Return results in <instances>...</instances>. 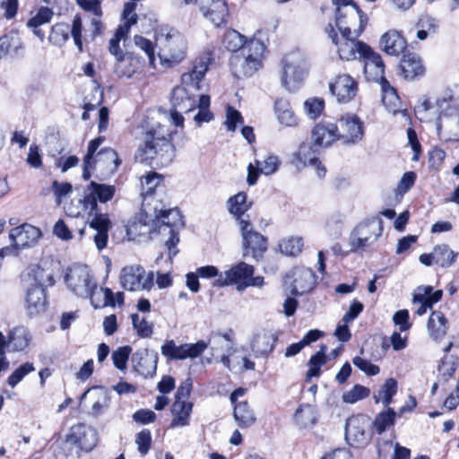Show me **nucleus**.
Instances as JSON below:
<instances>
[{"label": "nucleus", "mask_w": 459, "mask_h": 459, "mask_svg": "<svg viewBox=\"0 0 459 459\" xmlns=\"http://www.w3.org/2000/svg\"><path fill=\"white\" fill-rule=\"evenodd\" d=\"M210 58H196L189 71L181 75V85L171 92L172 109L169 113L159 111L156 117H147L142 125V136L135 159L140 162H147L160 159V163L168 164L174 157L175 148L171 138L176 131L170 126L183 127V113L196 108L197 92L202 89V82L208 71Z\"/></svg>", "instance_id": "f257e3e1"}, {"label": "nucleus", "mask_w": 459, "mask_h": 459, "mask_svg": "<svg viewBox=\"0 0 459 459\" xmlns=\"http://www.w3.org/2000/svg\"><path fill=\"white\" fill-rule=\"evenodd\" d=\"M88 194L79 200L82 206L81 211L69 212L70 216L78 217L82 214H87L89 217H93L90 221V227L96 230L94 235V242L99 250L103 249L107 246L108 232L111 228V222L107 213L98 212L97 201L100 203H107L110 201L116 192V187L113 185L100 184L91 181L88 186Z\"/></svg>", "instance_id": "f03ea898"}, {"label": "nucleus", "mask_w": 459, "mask_h": 459, "mask_svg": "<svg viewBox=\"0 0 459 459\" xmlns=\"http://www.w3.org/2000/svg\"><path fill=\"white\" fill-rule=\"evenodd\" d=\"M414 111L416 117L423 122L430 121L437 116V131L441 140H459V108L455 100L442 98L433 104L424 99L415 107Z\"/></svg>", "instance_id": "7ed1b4c3"}, {"label": "nucleus", "mask_w": 459, "mask_h": 459, "mask_svg": "<svg viewBox=\"0 0 459 459\" xmlns=\"http://www.w3.org/2000/svg\"><path fill=\"white\" fill-rule=\"evenodd\" d=\"M21 282L29 315L35 316L43 312L47 307L46 289L54 284L52 273L33 264L22 273Z\"/></svg>", "instance_id": "20e7f679"}, {"label": "nucleus", "mask_w": 459, "mask_h": 459, "mask_svg": "<svg viewBox=\"0 0 459 459\" xmlns=\"http://www.w3.org/2000/svg\"><path fill=\"white\" fill-rule=\"evenodd\" d=\"M335 6V25L340 33H351L359 37L363 32L368 18L352 0H332Z\"/></svg>", "instance_id": "39448f33"}, {"label": "nucleus", "mask_w": 459, "mask_h": 459, "mask_svg": "<svg viewBox=\"0 0 459 459\" xmlns=\"http://www.w3.org/2000/svg\"><path fill=\"white\" fill-rule=\"evenodd\" d=\"M67 288L74 295L81 298H90L95 307L100 305L96 303L95 296L100 291L99 286L90 269L86 265H74L67 269L65 276Z\"/></svg>", "instance_id": "423d86ee"}, {"label": "nucleus", "mask_w": 459, "mask_h": 459, "mask_svg": "<svg viewBox=\"0 0 459 459\" xmlns=\"http://www.w3.org/2000/svg\"><path fill=\"white\" fill-rule=\"evenodd\" d=\"M383 233V221L378 217L358 224L349 237L350 251L363 253L375 247Z\"/></svg>", "instance_id": "0eeeda50"}, {"label": "nucleus", "mask_w": 459, "mask_h": 459, "mask_svg": "<svg viewBox=\"0 0 459 459\" xmlns=\"http://www.w3.org/2000/svg\"><path fill=\"white\" fill-rule=\"evenodd\" d=\"M159 40L161 48L159 54L161 64L173 66L186 56L187 44L182 33L175 29L161 30Z\"/></svg>", "instance_id": "6e6552de"}, {"label": "nucleus", "mask_w": 459, "mask_h": 459, "mask_svg": "<svg viewBox=\"0 0 459 459\" xmlns=\"http://www.w3.org/2000/svg\"><path fill=\"white\" fill-rule=\"evenodd\" d=\"M154 212L159 225V233L169 234L170 237L166 241L169 256L171 259L178 250L176 248L179 242L178 230L183 226L182 215L177 208L163 209L154 207Z\"/></svg>", "instance_id": "1a4fd4ad"}, {"label": "nucleus", "mask_w": 459, "mask_h": 459, "mask_svg": "<svg viewBox=\"0 0 459 459\" xmlns=\"http://www.w3.org/2000/svg\"><path fill=\"white\" fill-rule=\"evenodd\" d=\"M326 32L332 42L337 46L339 56L342 60L360 59L368 51L369 46L358 40L359 37L351 33H341L339 38L331 23L328 24Z\"/></svg>", "instance_id": "9d476101"}, {"label": "nucleus", "mask_w": 459, "mask_h": 459, "mask_svg": "<svg viewBox=\"0 0 459 459\" xmlns=\"http://www.w3.org/2000/svg\"><path fill=\"white\" fill-rule=\"evenodd\" d=\"M153 273H147L139 264L125 266L119 274L121 286L128 291H149L153 286Z\"/></svg>", "instance_id": "9b49d317"}, {"label": "nucleus", "mask_w": 459, "mask_h": 459, "mask_svg": "<svg viewBox=\"0 0 459 459\" xmlns=\"http://www.w3.org/2000/svg\"><path fill=\"white\" fill-rule=\"evenodd\" d=\"M307 58L299 52L289 54L284 58L281 83L288 91H293L307 71Z\"/></svg>", "instance_id": "f8f14e48"}, {"label": "nucleus", "mask_w": 459, "mask_h": 459, "mask_svg": "<svg viewBox=\"0 0 459 459\" xmlns=\"http://www.w3.org/2000/svg\"><path fill=\"white\" fill-rule=\"evenodd\" d=\"M135 3L127 2L125 4L122 13L123 23L118 26V28L116 30L113 38L109 39L108 50L109 53L115 56L116 59L120 57V56L125 55V53L119 47V42L121 40L126 39L130 31L131 26L137 23L138 15L135 13Z\"/></svg>", "instance_id": "ddd939ff"}, {"label": "nucleus", "mask_w": 459, "mask_h": 459, "mask_svg": "<svg viewBox=\"0 0 459 459\" xmlns=\"http://www.w3.org/2000/svg\"><path fill=\"white\" fill-rule=\"evenodd\" d=\"M316 275L310 268L296 267L284 278V286L293 295H303L313 290Z\"/></svg>", "instance_id": "4468645a"}, {"label": "nucleus", "mask_w": 459, "mask_h": 459, "mask_svg": "<svg viewBox=\"0 0 459 459\" xmlns=\"http://www.w3.org/2000/svg\"><path fill=\"white\" fill-rule=\"evenodd\" d=\"M254 267L247 263L240 262L229 270L221 273L219 278L213 281L215 287L236 285L237 290L241 291L247 289V282L249 276L254 275Z\"/></svg>", "instance_id": "2eb2a0df"}, {"label": "nucleus", "mask_w": 459, "mask_h": 459, "mask_svg": "<svg viewBox=\"0 0 459 459\" xmlns=\"http://www.w3.org/2000/svg\"><path fill=\"white\" fill-rule=\"evenodd\" d=\"M239 228L243 238L245 255H251L255 260L267 249L266 238L253 230L248 220H240Z\"/></svg>", "instance_id": "dca6fc26"}, {"label": "nucleus", "mask_w": 459, "mask_h": 459, "mask_svg": "<svg viewBox=\"0 0 459 459\" xmlns=\"http://www.w3.org/2000/svg\"><path fill=\"white\" fill-rule=\"evenodd\" d=\"M338 136L345 145L356 144L364 136L363 122L353 114H346L339 119Z\"/></svg>", "instance_id": "f3484780"}, {"label": "nucleus", "mask_w": 459, "mask_h": 459, "mask_svg": "<svg viewBox=\"0 0 459 459\" xmlns=\"http://www.w3.org/2000/svg\"><path fill=\"white\" fill-rule=\"evenodd\" d=\"M207 347L208 344L204 341L178 346L171 340L161 346V354L169 359H195L200 356Z\"/></svg>", "instance_id": "a211bd4d"}, {"label": "nucleus", "mask_w": 459, "mask_h": 459, "mask_svg": "<svg viewBox=\"0 0 459 459\" xmlns=\"http://www.w3.org/2000/svg\"><path fill=\"white\" fill-rule=\"evenodd\" d=\"M368 420L363 415L350 417L345 426V439L351 446L360 447L365 446L369 438V433L366 431Z\"/></svg>", "instance_id": "6ab92c4d"}, {"label": "nucleus", "mask_w": 459, "mask_h": 459, "mask_svg": "<svg viewBox=\"0 0 459 459\" xmlns=\"http://www.w3.org/2000/svg\"><path fill=\"white\" fill-rule=\"evenodd\" d=\"M329 90L340 103H348L357 95L359 87L357 81L348 74L336 75L329 82Z\"/></svg>", "instance_id": "aec40b11"}, {"label": "nucleus", "mask_w": 459, "mask_h": 459, "mask_svg": "<svg viewBox=\"0 0 459 459\" xmlns=\"http://www.w3.org/2000/svg\"><path fill=\"white\" fill-rule=\"evenodd\" d=\"M291 163L298 170H301L307 166L316 168L319 178L325 177L326 172L308 143H303L299 145V150L293 153Z\"/></svg>", "instance_id": "412c9836"}, {"label": "nucleus", "mask_w": 459, "mask_h": 459, "mask_svg": "<svg viewBox=\"0 0 459 459\" xmlns=\"http://www.w3.org/2000/svg\"><path fill=\"white\" fill-rule=\"evenodd\" d=\"M458 253L453 251L447 245H437L429 254H422L420 255V262L426 266L433 264L443 268L450 267L457 257Z\"/></svg>", "instance_id": "4be33fe9"}, {"label": "nucleus", "mask_w": 459, "mask_h": 459, "mask_svg": "<svg viewBox=\"0 0 459 459\" xmlns=\"http://www.w3.org/2000/svg\"><path fill=\"white\" fill-rule=\"evenodd\" d=\"M10 238L17 249L33 246L41 237V231L35 226L24 223L10 231Z\"/></svg>", "instance_id": "5701e85b"}, {"label": "nucleus", "mask_w": 459, "mask_h": 459, "mask_svg": "<svg viewBox=\"0 0 459 459\" xmlns=\"http://www.w3.org/2000/svg\"><path fill=\"white\" fill-rule=\"evenodd\" d=\"M361 58L364 60V74L367 80L379 82L380 84L387 81L384 77L385 65L379 54L374 52L369 47L368 51H366Z\"/></svg>", "instance_id": "b1692460"}, {"label": "nucleus", "mask_w": 459, "mask_h": 459, "mask_svg": "<svg viewBox=\"0 0 459 459\" xmlns=\"http://www.w3.org/2000/svg\"><path fill=\"white\" fill-rule=\"evenodd\" d=\"M199 8L204 16L215 26L226 22L228 6L225 0H199Z\"/></svg>", "instance_id": "393cba45"}, {"label": "nucleus", "mask_w": 459, "mask_h": 459, "mask_svg": "<svg viewBox=\"0 0 459 459\" xmlns=\"http://www.w3.org/2000/svg\"><path fill=\"white\" fill-rule=\"evenodd\" d=\"M379 47L387 55L398 56L406 49L407 42L400 31L389 30L380 37Z\"/></svg>", "instance_id": "a878e982"}, {"label": "nucleus", "mask_w": 459, "mask_h": 459, "mask_svg": "<svg viewBox=\"0 0 459 459\" xmlns=\"http://www.w3.org/2000/svg\"><path fill=\"white\" fill-rule=\"evenodd\" d=\"M442 290L433 291L431 286L419 287L412 299L414 305H419L416 313L419 316H423L428 308H431L433 304L438 302L442 298Z\"/></svg>", "instance_id": "bb28decb"}, {"label": "nucleus", "mask_w": 459, "mask_h": 459, "mask_svg": "<svg viewBox=\"0 0 459 459\" xmlns=\"http://www.w3.org/2000/svg\"><path fill=\"white\" fill-rule=\"evenodd\" d=\"M134 370L147 377H152L157 369L158 355L147 350L137 351L132 357Z\"/></svg>", "instance_id": "cd10ccee"}, {"label": "nucleus", "mask_w": 459, "mask_h": 459, "mask_svg": "<svg viewBox=\"0 0 459 459\" xmlns=\"http://www.w3.org/2000/svg\"><path fill=\"white\" fill-rule=\"evenodd\" d=\"M312 138L316 145L328 147L339 140L338 126L330 122H321L313 128Z\"/></svg>", "instance_id": "c85d7f7f"}, {"label": "nucleus", "mask_w": 459, "mask_h": 459, "mask_svg": "<svg viewBox=\"0 0 459 459\" xmlns=\"http://www.w3.org/2000/svg\"><path fill=\"white\" fill-rule=\"evenodd\" d=\"M69 440L78 444L82 449L91 450L96 443L95 431L83 424H78L71 429Z\"/></svg>", "instance_id": "c756f323"}, {"label": "nucleus", "mask_w": 459, "mask_h": 459, "mask_svg": "<svg viewBox=\"0 0 459 459\" xmlns=\"http://www.w3.org/2000/svg\"><path fill=\"white\" fill-rule=\"evenodd\" d=\"M427 330L430 338L440 342L448 330V321L440 311H433L427 323Z\"/></svg>", "instance_id": "7c9ffc66"}, {"label": "nucleus", "mask_w": 459, "mask_h": 459, "mask_svg": "<svg viewBox=\"0 0 459 459\" xmlns=\"http://www.w3.org/2000/svg\"><path fill=\"white\" fill-rule=\"evenodd\" d=\"M193 409V403L189 401L175 400L171 406L173 416L170 423L171 428L184 427L189 424V420Z\"/></svg>", "instance_id": "2f4dec72"}, {"label": "nucleus", "mask_w": 459, "mask_h": 459, "mask_svg": "<svg viewBox=\"0 0 459 459\" xmlns=\"http://www.w3.org/2000/svg\"><path fill=\"white\" fill-rule=\"evenodd\" d=\"M91 392L93 403L91 404V413L94 417H98L103 414L109 407L111 403L110 393L101 387H94L91 391L88 390L82 394V398L86 396L88 393Z\"/></svg>", "instance_id": "473e14b6"}, {"label": "nucleus", "mask_w": 459, "mask_h": 459, "mask_svg": "<svg viewBox=\"0 0 459 459\" xmlns=\"http://www.w3.org/2000/svg\"><path fill=\"white\" fill-rule=\"evenodd\" d=\"M141 67L140 60L131 54H125L116 59L114 72L119 77H132Z\"/></svg>", "instance_id": "72a5a7b5"}, {"label": "nucleus", "mask_w": 459, "mask_h": 459, "mask_svg": "<svg viewBox=\"0 0 459 459\" xmlns=\"http://www.w3.org/2000/svg\"><path fill=\"white\" fill-rule=\"evenodd\" d=\"M153 231V224L148 221V217L144 213L138 214L133 221H131L127 228L126 233L130 238H136L138 237H145Z\"/></svg>", "instance_id": "f704fd0d"}, {"label": "nucleus", "mask_w": 459, "mask_h": 459, "mask_svg": "<svg viewBox=\"0 0 459 459\" xmlns=\"http://www.w3.org/2000/svg\"><path fill=\"white\" fill-rule=\"evenodd\" d=\"M31 336L27 328L17 326L8 334L7 348L13 351H23L30 343Z\"/></svg>", "instance_id": "c9c22d12"}, {"label": "nucleus", "mask_w": 459, "mask_h": 459, "mask_svg": "<svg viewBox=\"0 0 459 459\" xmlns=\"http://www.w3.org/2000/svg\"><path fill=\"white\" fill-rule=\"evenodd\" d=\"M274 112L281 125L285 126H295L298 125V118L287 100L278 99L274 104Z\"/></svg>", "instance_id": "e433bc0d"}, {"label": "nucleus", "mask_w": 459, "mask_h": 459, "mask_svg": "<svg viewBox=\"0 0 459 459\" xmlns=\"http://www.w3.org/2000/svg\"><path fill=\"white\" fill-rule=\"evenodd\" d=\"M401 70L407 79H413L424 72V67L420 57L413 53L403 55L401 63Z\"/></svg>", "instance_id": "4c0bfd02"}, {"label": "nucleus", "mask_w": 459, "mask_h": 459, "mask_svg": "<svg viewBox=\"0 0 459 459\" xmlns=\"http://www.w3.org/2000/svg\"><path fill=\"white\" fill-rule=\"evenodd\" d=\"M247 194L244 192H239L228 199V210L238 221L246 220L243 216L251 207V204L247 203Z\"/></svg>", "instance_id": "58836bf2"}, {"label": "nucleus", "mask_w": 459, "mask_h": 459, "mask_svg": "<svg viewBox=\"0 0 459 459\" xmlns=\"http://www.w3.org/2000/svg\"><path fill=\"white\" fill-rule=\"evenodd\" d=\"M230 65L234 75L238 78L251 76L259 70L257 61H255V64L248 62L240 54H236L230 58Z\"/></svg>", "instance_id": "ea45409f"}, {"label": "nucleus", "mask_w": 459, "mask_h": 459, "mask_svg": "<svg viewBox=\"0 0 459 459\" xmlns=\"http://www.w3.org/2000/svg\"><path fill=\"white\" fill-rule=\"evenodd\" d=\"M92 162L95 166H103L107 171L111 174L117 169L120 163L117 158V153L111 148H105L97 152Z\"/></svg>", "instance_id": "a19ab883"}, {"label": "nucleus", "mask_w": 459, "mask_h": 459, "mask_svg": "<svg viewBox=\"0 0 459 459\" xmlns=\"http://www.w3.org/2000/svg\"><path fill=\"white\" fill-rule=\"evenodd\" d=\"M54 15L53 11L48 7H41L37 13L31 17L27 26L33 30V33L42 41L45 38L44 32L39 29V26L48 23Z\"/></svg>", "instance_id": "79ce46f5"}, {"label": "nucleus", "mask_w": 459, "mask_h": 459, "mask_svg": "<svg viewBox=\"0 0 459 459\" xmlns=\"http://www.w3.org/2000/svg\"><path fill=\"white\" fill-rule=\"evenodd\" d=\"M265 49L264 43L258 39H251L247 45L241 49L240 55L247 58V61L255 64L257 61V68L260 69L262 66L263 54Z\"/></svg>", "instance_id": "37998d69"}, {"label": "nucleus", "mask_w": 459, "mask_h": 459, "mask_svg": "<svg viewBox=\"0 0 459 459\" xmlns=\"http://www.w3.org/2000/svg\"><path fill=\"white\" fill-rule=\"evenodd\" d=\"M383 96L382 101L386 109L395 114L401 110V101L396 91L389 84L388 81H385L381 84Z\"/></svg>", "instance_id": "c03bdc74"}, {"label": "nucleus", "mask_w": 459, "mask_h": 459, "mask_svg": "<svg viewBox=\"0 0 459 459\" xmlns=\"http://www.w3.org/2000/svg\"><path fill=\"white\" fill-rule=\"evenodd\" d=\"M378 454L381 458H386L390 455L392 459H409L410 450L406 447L400 446L398 444L394 445L391 441H385L379 445Z\"/></svg>", "instance_id": "a18cd8bd"}, {"label": "nucleus", "mask_w": 459, "mask_h": 459, "mask_svg": "<svg viewBox=\"0 0 459 459\" xmlns=\"http://www.w3.org/2000/svg\"><path fill=\"white\" fill-rule=\"evenodd\" d=\"M233 414L240 428L249 427L255 421V416L247 402H240L236 404Z\"/></svg>", "instance_id": "49530a36"}, {"label": "nucleus", "mask_w": 459, "mask_h": 459, "mask_svg": "<svg viewBox=\"0 0 459 459\" xmlns=\"http://www.w3.org/2000/svg\"><path fill=\"white\" fill-rule=\"evenodd\" d=\"M397 392V382L394 378H388L380 387L377 394L374 395L375 402L382 403L384 406L388 407L392 402L393 396Z\"/></svg>", "instance_id": "de8ad7c7"}, {"label": "nucleus", "mask_w": 459, "mask_h": 459, "mask_svg": "<svg viewBox=\"0 0 459 459\" xmlns=\"http://www.w3.org/2000/svg\"><path fill=\"white\" fill-rule=\"evenodd\" d=\"M70 35V26L65 22H59L52 26L48 36V41L55 46H63Z\"/></svg>", "instance_id": "09e8293b"}, {"label": "nucleus", "mask_w": 459, "mask_h": 459, "mask_svg": "<svg viewBox=\"0 0 459 459\" xmlns=\"http://www.w3.org/2000/svg\"><path fill=\"white\" fill-rule=\"evenodd\" d=\"M325 351L326 346H321L320 351L310 358L308 362L309 369L307 373V380L320 375V368L326 362Z\"/></svg>", "instance_id": "8fccbe9b"}, {"label": "nucleus", "mask_w": 459, "mask_h": 459, "mask_svg": "<svg viewBox=\"0 0 459 459\" xmlns=\"http://www.w3.org/2000/svg\"><path fill=\"white\" fill-rule=\"evenodd\" d=\"M281 253L286 255L295 256L301 253L303 239L299 237H289L282 239L279 244Z\"/></svg>", "instance_id": "3c124183"}, {"label": "nucleus", "mask_w": 459, "mask_h": 459, "mask_svg": "<svg viewBox=\"0 0 459 459\" xmlns=\"http://www.w3.org/2000/svg\"><path fill=\"white\" fill-rule=\"evenodd\" d=\"M244 39V36L239 32L235 30H231L225 32L222 43L228 50L236 52L246 46Z\"/></svg>", "instance_id": "603ef678"}, {"label": "nucleus", "mask_w": 459, "mask_h": 459, "mask_svg": "<svg viewBox=\"0 0 459 459\" xmlns=\"http://www.w3.org/2000/svg\"><path fill=\"white\" fill-rule=\"evenodd\" d=\"M22 48V43L15 33H9L0 38V56H6L12 51L17 52Z\"/></svg>", "instance_id": "864d4df0"}, {"label": "nucleus", "mask_w": 459, "mask_h": 459, "mask_svg": "<svg viewBox=\"0 0 459 459\" xmlns=\"http://www.w3.org/2000/svg\"><path fill=\"white\" fill-rule=\"evenodd\" d=\"M209 107L210 97L204 94L200 95L196 106L199 110L194 117L197 124L200 125L203 122H209L212 118V114L209 111Z\"/></svg>", "instance_id": "5fc2aeb1"}, {"label": "nucleus", "mask_w": 459, "mask_h": 459, "mask_svg": "<svg viewBox=\"0 0 459 459\" xmlns=\"http://www.w3.org/2000/svg\"><path fill=\"white\" fill-rule=\"evenodd\" d=\"M343 218L338 213H331L327 216L325 221V231L326 233L333 238H338L342 231Z\"/></svg>", "instance_id": "6e6d98bb"}, {"label": "nucleus", "mask_w": 459, "mask_h": 459, "mask_svg": "<svg viewBox=\"0 0 459 459\" xmlns=\"http://www.w3.org/2000/svg\"><path fill=\"white\" fill-rule=\"evenodd\" d=\"M325 108V101L321 98L313 97L304 102V110L310 119H316Z\"/></svg>", "instance_id": "4d7b16f0"}, {"label": "nucleus", "mask_w": 459, "mask_h": 459, "mask_svg": "<svg viewBox=\"0 0 459 459\" xmlns=\"http://www.w3.org/2000/svg\"><path fill=\"white\" fill-rule=\"evenodd\" d=\"M294 419L297 424L303 428L312 426L315 421L314 410L308 406H300L295 412Z\"/></svg>", "instance_id": "13d9d810"}, {"label": "nucleus", "mask_w": 459, "mask_h": 459, "mask_svg": "<svg viewBox=\"0 0 459 459\" xmlns=\"http://www.w3.org/2000/svg\"><path fill=\"white\" fill-rule=\"evenodd\" d=\"M395 411L388 408L387 411L380 412L374 420V427L380 434L384 432L386 428L390 427L394 422Z\"/></svg>", "instance_id": "bf43d9fd"}, {"label": "nucleus", "mask_w": 459, "mask_h": 459, "mask_svg": "<svg viewBox=\"0 0 459 459\" xmlns=\"http://www.w3.org/2000/svg\"><path fill=\"white\" fill-rule=\"evenodd\" d=\"M161 180V176L157 172L148 173L141 179L142 195L144 196L152 195Z\"/></svg>", "instance_id": "052dcab7"}, {"label": "nucleus", "mask_w": 459, "mask_h": 459, "mask_svg": "<svg viewBox=\"0 0 459 459\" xmlns=\"http://www.w3.org/2000/svg\"><path fill=\"white\" fill-rule=\"evenodd\" d=\"M255 163L259 167V170L262 174L269 176L278 170L281 160L275 155H269L263 161L255 160Z\"/></svg>", "instance_id": "680f3d73"}, {"label": "nucleus", "mask_w": 459, "mask_h": 459, "mask_svg": "<svg viewBox=\"0 0 459 459\" xmlns=\"http://www.w3.org/2000/svg\"><path fill=\"white\" fill-rule=\"evenodd\" d=\"M132 323L139 336L143 338L150 337L152 334L153 325L144 317H140L137 314L132 315Z\"/></svg>", "instance_id": "e2e57ef3"}, {"label": "nucleus", "mask_w": 459, "mask_h": 459, "mask_svg": "<svg viewBox=\"0 0 459 459\" xmlns=\"http://www.w3.org/2000/svg\"><path fill=\"white\" fill-rule=\"evenodd\" d=\"M370 391L368 388L360 385H355L351 390L343 393L342 401L346 403H355L368 397Z\"/></svg>", "instance_id": "0e129e2a"}, {"label": "nucleus", "mask_w": 459, "mask_h": 459, "mask_svg": "<svg viewBox=\"0 0 459 459\" xmlns=\"http://www.w3.org/2000/svg\"><path fill=\"white\" fill-rule=\"evenodd\" d=\"M35 370L32 363L26 362L16 368L8 377L7 383L10 386L14 387L19 384L25 376Z\"/></svg>", "instance_id": "69168bd1"}, {"label": "nucleus", "mask_w": 459, "mask_h": 459, "mask_svg": "<svg viewBox=\"0 0 459 459\" xmlns=\"http://www.w3.org/2000/svg\"><path fill=\"white\" fill-rule=\"evenodd\" d=\"M131 351V347L123 346L119 347L112 353L113 364L117 369L125 370L126 368V362Z\"/></svg>", "instance_id": "338daca9"}, {"label": "nucleus", "mask_w": 459, "mask_h": 459, "mask_svg": "<svg viewBox=\"0 0 459 459\" xmlns=\"http://www.w3.org/2000/svg\"><path fill=\"white\" fill-rule=\"evenodd\" d=\"M18 10V0H0V22L15 17Z\"/></svg>", "instance_id": "774afa93"}]
</instances>
